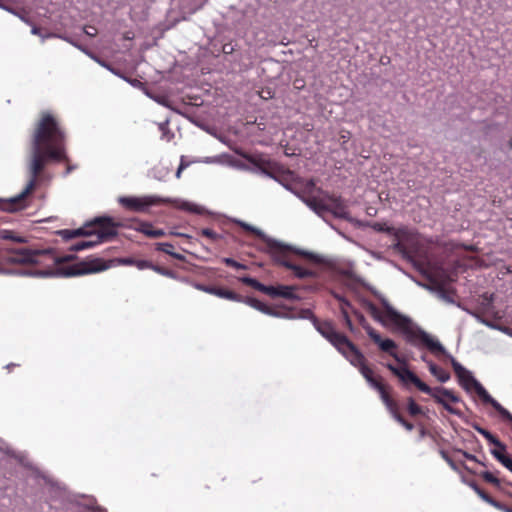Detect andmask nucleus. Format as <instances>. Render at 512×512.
Wrapping results in <instances>:
<instances>
[{
    "instance_id": "obj_1",
    "label": "nucleus",
    "mask_w": 512,
    "mask_h": 512,
    "mask_svg": "<svg viewBox=\"0 0 512 512\" xmlns=\"http://www.w3.org/2000/svg\"><path fill=\"white\" fill-rule=\"evenodd\" d=\"M65 134L51 114H44L33 134L27 169L29 181L16 196L0 198V209L15 212L27 207L25 200L36 187L37 179L49 160H67L65 151Z\"/></svg>"
},
{
    "instance_id": "obj_2",
    "label": "nucleus",
    "mask_w": 512,
    "mask_h": 512,
    "mask_svg": "<svg viewBox=\"0 0 512 512\" xmlns=\"http://www.w3.org/2000/svg\"><path fill=\"white\" fill-rule=\"evenodd\" d=\"M374 295L383 307L382 312L373 303H366V308L374 320L385 328L401 332L405 340L414 346L421 342L432 350H443L437 339L414 324L411 318L397 311L381 293L374 291Z\"/></svg>"
},
{
    "instance_id": "obj_3",
    "label": "nucleus",
    "mask_w": 512,
    "mask_h": 512,
    "mask_svg": "<svg viewBox=\"0 0 512 512\" xmlns=\"http://www.w3.org/2000/svg\"><path fill=\"white\" fill-rule=\"evenodd\" d=\"M119 202L134 211H144L149 206L157 204V203H170L173 204L180 210L187 211L194 214H203L206 212V209L203 206L195 204L193 202H189L186 200H182L179 198H161L158 196H146V197H120Z\"/></svg>"
},
{
    "instance_id": "obj_4",
    "label": "nucleus",
    "mask_w": 512,
    "mask_h": 512,
    "mask_svg": "<svg viewBox=\"0 0 512 512\" xmlns=\"http://www.w3.org/2000/svg\"><path fill=\"white\" fill-rule=\"evenodd\" d=\"M111 265L102 262L100 259H93L89 262H83L79 265L70 266L67 268H56L55 270H37L33 271V277L47 278L52 276L58 277H73L88 273H95L104 271L110 268Z\"/></svg>"
},
{
    "instance_id": "obj_5",
    "label": "nucleus",
    "mask_w": 512,
    "mask_h": 512,
    "mask_svg": "<svg viewBox=\"0 0 512 512\" xmlns=\"http://www.w3.org/2000/svg\"><path fill=\"white\" fill-rule=\"evenodd\" d=\"M93 224L96 226L95 236H93L95 239L79 241L70 246V251L78 252L93 248L112 239L117 234L115 225L110 218H96Z\"/></svg>"
},
{
    "instance_id": "obj_6",
    "label": "nucleus",
    "mask_w": 512,
    "mask_h": 512,
    "mask_svg": "<svg viewBox=\"0 0 512 512\" xmlns=\"http://www.w3.org/2000/svg\"><path fill=\"white\" fill-rule=\"evenodd\" d=\"M314 327L316 330L326 338L344 357L351 351L354 353V360L356 357L359 358V354L355 352V345L348 340L346 336L337 332L331 323L324 322L319 323L317 319H314Z\"/></svg>"
},
{
    "instance_id": "obj_7",
    "label": "nucleus",
    "mask_w": 512,
    "mask_h": 512,
    "mask_svg": "<svg viewBox=\"0 0 512 512\" xmlns=\"http://www.w3.org/2000/svg\"><path fill=\"white\" fill-rule=\"evenodd\" d=\"M273 242L275 244L265 243L267 245L266 251L271 255V257L273 258V260L275 262L279 263L282 266H284L285 262H291L290 260L287 259L286 252L288 250H291L294 253L304 256V257H306L310 260H313L317 263L324 262V258L321 255H318V254H315V253H312L309 251L300 250V249H293L292 247H290L276 239H273Z\"/></svg>"
},
{
    "instance_id": "obj_8",
    "label": "nucleus",
    "mask_w": 512,
    "mask_h": 512,
    "mask_svg": "<svg viewBox=\"0 0 512 512\" xmlns=\"http://www.w3.org/2000/svg\"><path fill=\"white\" fill-rule=\"evenodd\" d=\"M403 367L398 368L392 364H387L386 367L399 378L403 385L414 384L420 391L428 394L432 393V388L422 382L412 371L407 368V363L402 364Z\"/></svg>"
},
{
    "instance_id": "obj_9",
    "label": "nucleus",
    "mask_w": 512,
    "mask_h": 512,
    "mask_svg": "<svg viewBox=\"0 0 512 512\" xmlns=\"http://www.w3.org/2000/svg\"><path fill=\"white\" fill-rule=\"evenodd\" d=\"M50 250H33L27 248H21L17 250H11V255L5 258V261L9 264H36L38 263V257L40 255L50 253Z\"/></svg>"
},
{
    "instance_id": "obj_10",
    "label": "nucleus",
    "mask_w": 512,
    "mask_h": 512,
    "mask_svg": "<svg viewBox=\"0 0 512 512\" xmlns=\"http://www.w3.org/2000/svg\"><path fill=\"white\" fill-rule=\"evenodd\" d=\"M370 339L378 345L383 352L390 354L398 363L406 364L407 359L396 353L397 344L392 339H383L377 331H370Z\"/></svg>"
},
{
    "instance_id": "obj_11",
    "label": "nucleus",
    "mask_w": 512,
    "mask_h": 512,
    "mask_svg": "<svg viewBox=\"0 0 512 512\" xmlns=\"http://www.w3.org/2000/svg\"><path fill=\"white\" fill-rule=\"evenodd\" d=\"M428 394L431 395L437 403L441 404L444 407V409L447 410L449 413L454 415L460 414L457 409L450 406L445 400V398H447L454 403L459 401V398L456 395H454L452 391L444 387H436L434 389L432 388V393Z\"/></svg>"
},
{
    "instance_id": "obj_12",
    "label": "nucleus",
    "mask_w": 512,
    "mask_h": 512,
    "mask_svg": "<svg viewBox=\"0 0 512 512\" xmlns=\"http://www.w3.org/2000/svg\"><path fill=\"white\" fill-rule=\"evenodd\" d=\"M355 352L359 354V358L355 356L354 361V353L351 351L348 355L345 356V358L355 367L359 368L360 373L362 376L366 379L367 382H369L373 377L372 370L365 365V358L364 355L360 352V350L355 347Z\"/></svg>"
},
{
    "instance_id": "obj_13",
    "label": "nucleus",
    "mask_w": 512,
    "mask_h": 512,
    "mask_svg": "<svg viewBox=\"0 0 512 512\" xmlns=\"http://www.w3.org/2000/svg\"><path fill=\"white\" fill-rule=\"evenodd\" d=\"M265 294L271 297H282L285 299H295L296 295L294 293V287L279 285L275 286H266Z\"/></svg>"
},
{
    "instance_id": "obj_14",
    "label": "nucleus",
    "mask_w": 512,
    "mask_h": 512,
    "mask_svg": "<svg viewBox=\"0 0 512 512\" xmlns=\"http://www.w3.org/2000/svg\"><path fill=\"white\" fill-rule=\"evenodd\" d=\"M301 200L316 214L319 216H324V214L328 211V205L325 204L322 200L317 199L315 197H301Z\"/></svg>"
},
{
    "instance_id": "obj_15",
    "label": "nucleus",
    "mask_w": 512,
    "mask_h": 512,
    "mask_svg": "<svg viewBox=\"0 0 512 512\" xmlns=\"http://www.w3.org/2000/svg\"><path fill=\"white\" fill-rule=\"evenodd\" d=\"M441 347L443 348V350H432L430 347H427L432 353L436 354V355H439V354H442L444 355L447 359H449V361L451 362V365L455 371V374L457 375V377L459 375H462L463 373H465V371L467 370L465 367H463L458 361H456V359L451 355L449 354L445 347L441 344Z\"/></svg>"
},
{
    "instance_id": "obj_16",
    "label": "nucleus",
    "mask_w": 512,
    "mask_h": 512,
    "mask_svg": "<svg viewBox=\"0 0 512 512\" xmlns=\"http://www.w3.org/2000/svg\"><path fill=\"white\" fill-rule=\"evenodd\" d=\"M331 212L335 217L341 218V219H348V211L346 209V206L344 203L338 199H334L329 205H328V211Z\"/></svg>"
},
{
    "instance_id": "obj_17",
    "label": "nucleus",
    "mask_w": 512,
    "mask_h": 512,
    "mask_svg": "<svg viewBox=\"0 0 512 512\" xmlns=\"http://www.w3.org/2000/svg\"><path fill=\"white\" fill-rule=\"evenodd\" d=\"M284 267L293 271L294 275L299 279L315 277V272L305 269L292 262H285Z\"/></svg>"
},
{
    "instance_id": "obj_18",
    "label": "nucleus",
    "mask_w": 512,
    "mask_h": 512,
    "mask_svg": "<svg viewBox=\"0 0 512 512\" xmlns=\"http://www.w3.org/2000/svg\"><path fill=\"white\" fill-rule=\"evenodd\" d=\"M368 383L372 388L376 389L380 393L381 399L384 402V404L386 405L387 409L392 410L393 409V401L387 395V393L384 389V386L374 378H372Z\"/></svg>"
},
{
    "instance_id": "obj_19",
    "label": "nucleus",
    "mask_w": 512,
    "mask_h": 512,
    "mask_svg": "<svg viewBox=\"0 0 512 512\" xmlns=\"http://www.w3.org/2000/svg\"><path fill=\"white\" fill-rule=\"evenodd\" d=\"M473 428L480 433L490 444L499 447L502 450L506 449V445L503 444L498 438H496L491 432L482 428L479 425H473Z\"/></svg>"
},
{
    "instance_id": "obj_20",
    "label": "nucleus",
    "mask_w": 512,
    "mask_h": 512,
    "mask_svg": "<svg viewBox=\"0 0 512 512\" xmlns=\"http://www.w3.org/2000/svg\"><path fill=\"white\" fill-rule=\"evenodd\" d=\"M204 291L212 293L220 298L232 300V301H241V297L235 294L232 291L219 289V288H202Z\"/></svg>"
},
{
    "instance_id": "obj_21",
    "label": "nucleus",
    "mask_w": 512,
    "mask_h": 512,
    "mask_svg": "<svg viewBox=\"0 0 512 512\" xmlns=\"http://www.w3.org/2000/svg\"><path fill=\"white\" fill-rule=\"evenodd\" d=\"M428 368L430 373L441 383H446L450 379V374L442 368L438 367L433 362H428Z\"/></svg>"
},
{
    "instance_id": "obj_22",
    "label": "nucleus",
    "mask_w": 512,
    "mask_h": 512,
    "mask_svg": "<svg viewBox=\"0 0 512 512\" xmlns=\"http://www.w3.org/2000/svg\"><path fill=\"white\" fill-rule=\"evenodd\" d=\"M237 223L242 227L244 228L245 230L247 231H250L252 233H254L256 236H258L260 239H262L265 243H272V244H275L273 242V238L267 236L262 230L248 224V223H245L243 221H237Z\"/></svg>"
},
{
    "instance_id": "obj_23",
    "label": "nucleus",
    "mask_w": 512,
    "mask_h": 512,
    "mask_svg": "<svg viewBox=\"0 0 512 512\" xmlns=\"http://www.w3.org/2000/svg\"><path fill=\"white\" fill-rule=\"evenodd\" d=\"M237 223L242 227L244 228L245 230L247 231H250L252 233H254L256 236H258L260 239H262L265 243H272V244H275L273 242V238L267 236L262 230L248 224V223H245L243 221H237Z\"/></svg>"
},
{
    "instance_id": "obj_24",
    "label": "nucleus",
    "mask_w": 512,
    "mask_h": 512,
    "mask_svg": "<svg viewBox=\"0 0 512 512\" xmlns=\"http://www.w3.org/2000/svg\"><path fill=\"white\" fill-rule=\"evenodd\" d=\"M140 231L148 237L159 238L165 235L164 230L154 229L150 224H143Z\"/></svg>"
},
{
    "instance_id": "obj_25",
    "label": "nucleus",
    "mask_w": 512,
    "mask_h": 512,
    "mask_svg": "<svg viewBox=\"0 0 512 512\" xmlns=\"http://www.w3.org/2000/svg\"><path fill=\"white\" fill-rule=\"evenodd\" d=\"M240 281L246 285H249L251 287H253L254 289L258 290V291H261L264 293V291L266 290V285L260 283L259 281H257L256 279L254 278H251L249 276H243L240 278Z\"/></svg>"
},
{
    "instance_id": "obj_26",
    "label": "nucleus",
    "mask_w": 512,
    "mask_h": 512,
    "mask_svg": "<svg viewBox=\"0 0 512 512\" xmlns=\"http://www.w3.org/2000/svg\"><path fill=\"white\" fill-rule=\"evenodd\" d=\"M0 238L4 240H11L17 243H25L26 240L24 237L16 236L14 233L10 230H1L0 231Z\"/></svg>"
},
{
    "instance_id": "obj_27",
    "label": "nucleus",
    "mask_w": 512,
    "mask_h": 512,
    "mask_svg": "<svg viewBox=\"0 0 512 512\" xmlns=\"http://www.w3.org/2000/svg\"><path fill=\"white\" fill-rule=\"evenodd\" d=\"M471 315L473 317L476 318V320L482 324H484L485 326L491 328V329H496V330H500V331H504V332H507L508 329L507 328H502L500 327L499 325L497 324H494L493 322L489 321V320H486L485 318L481 317L479 314L477 313H474V312H471Z\"/></svg>"
},
{
    "instance_id": "obj_28",
    "label": "nucleus",
    "mask_w": 512,
    "mask_h": 512,
    "mask_svg": "<svg viewBox=\"0 0 512 512\" xmlns=\"http://www.w3.org/2000/svg\"><path fill=\"white\" fill-rule=\"evenodd\" d=\"M389 411H390V413L393 415L394 419H395L398 423H400L401 425H403V426H404L408 431H411V430L414 428L413 424H411V423H409V422L405 421V420L403 419V417H402V416L397 412V410H396V405H395V403H394V402H393V409H392V410H389Z\"/></svg>"
},
{
    "instance_id": "obj_29",
    "label": "nucleus",
    "mask_w": 512,
    "mask_h": 512,
    "mask_svg": "<svg viewBox=\"0 0 512 512\" xmlns=\"http://www.w3.org/2000/svg\"><path fill=\"white\" fill-rule=\"evenodd\" d=\"M245 303L249 306H251L252 308L262 312L265 314V311L267 310L268 306L262 302H260L259 300L257 299H254V298H247L245 300Z\"/></svg>"
},
{
    "instance_id": "obj_30",
    "label": "nucleus",
    "mask_w": 512,
    "mask_h": 512,
    "mask_svg": "<svg viewBox=\"0 0 512 512\" xmlns=\"http://www.w3.org/2000/svg\"><path fill=\"white\" fill-rule=\"evenodd\" d=\"M372 228L378 232H385L391 235H397L396 230L393 227H390L384 223H374Z\"/></svg>"
},
{
    "instance_id": "obj_31",
    "label": "nucleus",
    "mask_w": 512,
    "mask_h": 512,
    "mask_svg": "<svg viewBox=\"0 0 512 512\" xmlns=\"http://www.w3.org/2000/svg\"><path fill=\"white\" fill-rule=\"evenodd\" d=\"M408 412L412 416H417L422 413V408L416 404L413 398L408 399V406H407Z\"/></svg>"
},
{
    "instance_id": "obj_32",
    "label": "nucleus",
    "mask_w": 512,
    "mask_h": 512,
    "mask_svg": "<svg viewBox=\"0 0 512 512\" xmlns=\"http://www.w3.org/2000/svg\"><path fill=\"white\" fill-rule=\"evenodd\" d=\"M355 315L360 323V325L365 329V331L367 332L368 336L370 337V331H376L375 329H373L367 322L366 318L364 317L363 314H360L358 312H355Z\"/></svg>"
},
{
    "instance_id": "obj_33",
    "label": "nucleus",
    "mask_w": 512,
    "mask_h": 512,
    "mask_svg": "<svg viewBox=\"0 0 512 512\" xmlns=\"http://www.w3.org/2000/svg\"><path fill=\"white\" fill-rule=\"evenodd\" d=\"M95 232H96V228L94 230H88L87 228L83 227V228H78V229L72 230L71 233H74L75 237H79V236L93 237V236H95Z\"/></svg>"
},
{
    "instance_id": "obj_34",
    "label": "nucleus",
    "mask_w": 512,
    "mask_h": 512,
    "mask_svg": "<svg viewBox=\"0 0 512 512\" xmlns=\"http://www.w3.org/2000/svg\"><path fill=\"white\" fill-rule=\"evenodd\" d=\"M341 314H342V317H343V320L347 326V328L351 331V332H354V326L352 324V321L349 317V314L346 310V308L344 306H341Z\"/></svg>"
},
{
    "instance_id": "obj_35",
    "label": "nucleus",
    "mask_w": 512,
    "mask_h": 512,
    "mask_svg": "<svg viewBox=\"0 0 512 512\" xmlns=\"http://www.w3.org/2000/svg\"><path fill=\"white\" fill-rule=\"evenodd\" d=\"M265 314L269 315V316L277 317V318H289V319L295 318L294 316H290L288 314L281 313V312L276 311L270 307L267 308V310L265 311Z\"/></svg>"
},
{
    "instance_id": "obj_36",
    "label": "nucleus",
    "mask_w": 512,
    "mask_h": 512,
    "mask_svg": "<svg viewBox=\"0 0 512 512\" xmlns=\"http://www.w3.org/2000/svg\"><path fill=\"white\" fill-rule=\"evenodd\" d=\"M222 261H223L226 265L231 266V267H233V268H235V269H243V270H244V269H247V266H246V265L241 264V263H239V262L235 261V260H234V259H232V258H223V260H222Z\"/></svg>"
},
{
    "instance_id": "obj_37",
    "label": "nucleus",
    "mask_w": 512,
    "mask_h": 512,
    "mask_svg": "<svg viewBox=\"0 0 512 512\" xmlns=\"http://www.w3.org/2000/svg\"><path fill=\"white\" fill-rule=\"evenodd\" d=\"M482 477L485 481L491 483V484H494V485H499L500 481L498 478H496L491 472L489 471H485L483 472L482 474Z\"/></svg>"
},
{
    "instance_id": "obj_38",
    "label": "nucleus",
    "mask_w": 512,
    "mask_h": 512,
    "mask_svg": "<svg viewBox=\"0 0 512 512\" xmlns=\"http://www.w3.org/2000/svg\"><path fill=\"white\" fill-rule=\"evenodd\" d=\"M173 245L171 243H158L156 249L171 256L173 252Z\"/></svg>"
},
{
    "instance_id": "obj_39",
    "label": "nucleus",
    "mask_w": 512,
    "mask_h": 512,
    "mask_svg": "<svg viewBox=\"0 0 512 512\" xmlns=\"http://www.w3.org/2000/svg\"><path fill=\"white\" fill-rule=\"evenodd\" d=\"M468 485L479 495V497L486 502L490 496L482 491L475 482H469Z\"/></svg>"
},
{
    "instance_id": "obj_40",
    "label": "nucleus",
    "mask_w": 512,
    "mask_h": 512,
    "mask_svg": "<svg viewBox=\"0 0 512 512\" xmlns=\"http://www.w3.org/2000/svg\"><path fill=\"white\" fill-rule=\"evenodd\" d=\"M134 265L139 269V270H144V269H147V268H150V269H153V264L146 261V260H135V263Z\"/></svg>"
},
{
    "instance_id": "obj_41",
    "label": "nucleus",
    "mask_w": 512,
    "mask_h": 512,
    "mask_svg": "<svg viewBox=\"0 0 512 512\" xmlns=\"http://www.w3.org/2000/svg\"><path fill=\"white\" fill-rule=\"evenodd\" d=\"M75 259H76V256L74 254H67L64 256L56 257L55 262H56V264H62L65 262L74 261Z\"/></svg>"
},
{
    "instance_id": "obj_42",
    "label": "nucleus",
    "mask_w": 512,
    "mask_h": 512,
    "mask_svg": "<svg viewBox=\"0 0 512 512\" xmlns=\"http://www.w3.org/2000/svg\"><path fill=\"white\" fill-rule=\"evenodd\" d=\"M498 461L506 467L510 472H512V459L505 455L504 457H498Z\"/></svg>"
},
{
    "instance_id": "obj_43",
    "label": "nucleus",
    "mask_w": 512,
    "mask_h": 512,
    "mask_svg": "<svg viewBox=\"0 0 512 512\" xmlns=\"http://www.w3.org/2000/svg\"><path fill=\"white\" fill-rule=\"evenodd\" d=\"M169 121L166 120L164 122H161L158 124L159 130L162 132V137H166L167 135L173 136V134L170 133V130L168 128Z\"/></svg>"
},
{
    "instance_id": "obj_44",
    "label": "nucleus",
    "mask_w": 512,
    "mask_h": 512,
    "mask_svg": "<svg viewBox=\"0 0 512 512\" xmlns=\"http://www.w3.org/2000/svg\"><path fill=\"white\" fill-rule=\"evenodd\" d=\"M202 235L216 241L220 238V236L214 232L213 230L209 229V228H204L202 231H201Z\"/></svg>"
},
{
    "instance_id": "obj_45",
    "label": "nucleus",
    "mask_w": 512,
    "mask_h": 512,
    "mask_svg": "<svg viewBox=\"0 0 512 512\" xmlns=\"http://www.w3.org/2000/svg\"><path fill=\"white\" fill-rule=\"evenodd\" d=\"M123 79L126 80L130 85H132L135 88L143 90L145 87L144 83L138 79H129L126 77H123Z\"/></svg>"
},
{
    "instance_id": "obj_46",
    "label": "nucleus",
    "mask_w": 512,
    "mask_h": 512,
    "mask_svg": "<svg viewBox=\"0 0 512 512\" xmlns=\"http://www.w3.org/2000/svg\"><path fill=\"white\" fill-rule=\"evenodd\" d=\"M58 37L64 39L67 42H69L70 44H72L73 46H75L76 48H78L79 50L84 52L85 54H87L89 57H92V54L86 48L82 47L81 45H78L77 43L73 42L72 40H70L67 37H62L60 35Z\"/></svg>"
},
{
    "instance_id": "obj_47",
    "label": "nucleus",
    "mask_w": 512,
    "mask_h": 512,
    "mask_svg": "<svg viewBox=\"0 0 512 512\" xmlns=\"http://www.w3.org/2000/svg\"><path fill=\"white\" fill-rule=\"evenodd\" d=\"M438 295H439V297H440L442 300H444L445 302L450 303V304H453V303H454V300H453L452 296H451L449 293H447L446 291H444V290H440V291L438 292Z\"/></svg>"
},
{
    "instance_id": "obj_48",
    "label": "nucleus",
    "mask_w": 512,
    "mask_h": 512,
    "mask_svg": "<svg viewBox=\"0 0 512 512\" xmlns=\"http://www.w3.org/2000/svg\"><path fill=\"white\" fill-rule=\"evenodd\" d=\"M153 270L161 275L167 276V277H174V274L172 271L161 268L159 266H153Z\"/></svg>"
},
{
    "instance_id": "obj_49",
    "label": "nucleus",
    "mask_w": 512,
    "mask_h": 512,
    "mask_svg": "<svg viewBox=\"0 0 512 512\" xmlns=\"http://www.w3.org/2000/svg\"><path fill=\"white\" fill-rule=\"evenodd\" d=\"M31 33L33 35H38L42 38V40L46 39V38H49V37H57L58 35L56 34H48V35H42L41 32H40V29L36 26H33L32 29H31Z\"/></svg>"
},
{
    "instance_id": "obj_50",
    "label": "nucleus",
    "mask_w": 512,
    "mask_h": 512,
    "mask_svg": "<svg viewBox=\"0 0 512 512\" xmlns=\"http://www.w3.org/2000/svg\"><path fill=\"white\" fill-rule=\"evenodd\" d=\"M189 165V163H186L184 161V157H181L180 165L176 171V178H180L182 171Z\"/></svg>"
},
{
    "instance_id": "obj_51",
    "label": "nucleus",
    "mask_w": 512,
    "mask_h": 512,
    "mask_svg": "<svg viewBox=\"0 0 512 512\" xmlns=\"http://www.w3.org/2000/svg\"><path fill=\"white\" fill-rule=\"evenodd\" d=\"M92 59H94L96 62H98L101 66L107 68L108 70H110L112 73H114L115 75H119L118 72H116L112 67H110L107 63H105L104 61L98 59L96 56L92 55L91 57Z\"/></svg>"
},
{
    "instance_id": "obj_52",
    "label": "nucleus",
    "mask_w": 512,
    "mask_h": 512,
    "mask_svg": "<svg viewBox=\"0 0 512 512\" xmlns=\"http://www.w3.org/2000/svg\"><path fill=\"white\" fill-rule=\"evenodd\" d=\"M505 450L500 449L499 447H496L491 450V454L498 460V457H504L505 456Z\"/></svg>"
},
{
    "instance_id": "obj_53",
    "label": "nucleus",
    "mask_w": 512,
    "mask_h": 512,
    "mask_svg": "<svg viewBox=\"0 0 512 512\" xmlns=\"http://www.w3.org/2000/svg\"><path fill=\"white\" fill-rule=\"evenodd\" d=\"M154 101L157 102L158 104L162 105V106L169 107V101L164 96H157L156 95L155 98H154Z\"/></svg>"
},
{
    "instance_id": "obj_54",
    "label": "nucleus",
    "mask_w": 512,
    "mask_h": 512,
    "mask_svg": "<svg viewBox=\"0 0 512 512\" xmlns=\"http://www.w3.org/2000/svg\"><path fill=\"white\" fill-rule=\"evenodd\" d=\"M72 230H68V229H65V230H61L59 232V234L66 240H70L72 238H75V235L74 233H71Z\"/></svg>"
},
{
    "instance_id": "obj_55",
    "label": "nucleus",
    "mask_w": 512,
    "mask_h": 512,
    "mask_svg": "<svg viewBox=\"0 0 512 512\" xmlns=\"http://www.w3.org/2000/svg\"><path fill=\"white\" fill-rule=\"evenodd\" d=\"M117 262L121 265L131 266L134 265L135 260L133 258H120L117 259Z\"/></svg>"
},
{
    "instance_id": "obj_56",
    "label": "nucleus",
    "mask_w": 512,
    "mask_h": 512,
    "mask_svg": "<svg viewBox=\"0 0 512 512\" xmlns=\"http://www.w3.org/2000/svg\"><path fill=\"white\" fill-rule=\"evenodd\" d=\"M300 318H304V319H311L313 322H314V319H316L314 317V315L311 313L310 310H303L301 312V315L299 316Z\"/></svg>"
},
{
    "instance_id": "obj_57",
    "label": "nucleus",
    "mask_w": 512,
    "mask_h": 512,
    "mask_svg": "<svg viewBox=\"0 0 512 512\" xmlns=\"http://www.w3.org/2000/svg\"><path fill=\"white\" fill-rule=\"evenodd\" d=\"M279 183L285 188L287 189L288 191L292 192L293 194H295L298 198L301 199L302 195L300 193H298L297 191H295L292 186L290 184H287V183H283L281 181H279Z\"/></svg>"
},
{
    "instance_id": "obj_58",
    "label": "nucleus",
    "mask_w": 512,
    "mask_h": 512,
    "mask_svg": "<svg viewBox=\"0 0 512 512\" xmlns=\"http://www.w3.org/2000/svg\"><path fill=\"white\" fill-rule=\"evenodd\" d=\"M486 502L490 505H492L493 507L497 508V509H500L502 510L503 508V505L500 504L499 502H497L496 500L492 499L491 497L487 498L486 499Z\"/></svg>"
},
{
    "instance_id": "obj_59",
    "label": "nucleus",
    "mask_w": 512,
    "mask_h": 512,
    "mask_svg": "<svg viewBox=\"0 0 512 512\" xmlns=\"http://www.w3.org/2000/svg\"><path fill=\"white\" fill-rule=\"evenodd\" d=\"M334 297L341 303V306H344L345 308L350 306V303L339 294H334Z\"/></svg>"
},
{
    "instance_id": "obj_60",
    "label": "nucleus",
    "mask_w": 512,
    "mask_h": 512,
    "mask_svg": "<svg viewBox=\"0 0 512 512\" xmlns=\"http://www.w3.org/2000/svg\"><path fill=\"white\" fill-rule=\"evenodd\" d=\"M9 271H10L9 274H16V275H21V276H32L33 277V271H27V270L17 271V272H14V271H11V270H9Z\"/></svg>"
},
{
    "instance_id": "obj_61",
    "label": "nucleus",
    "mask_w": 512,
    "mask_h": 512,
    "mask_svg": "<svg viewBox=\"0 0 512 512\" xmlns=\"http://www.w3.org/2000/svg\"><path fill=\"white\" fill-rule=\"evenodd\" d=\"M85 34L90 36V37H94L96 34H97V29L95 27H87L85 30H84Z\"/></svg>"
},
{
    "instance_id": "obj_62",
    "label": "nucleus",
    "mask_w": 512,
    "mask_h": 512,
    "mask_svg": "<svg viewBox=\"0 0 512 512\" xmlns=\"http://www.w3.org/2000/svg\"><path fill=\"white\" fill-rule=\"evenodd\" d=\"M143 93L149 97L150 99L154 100L155 96L154 94H152L146 87H144V89L142 90Z\"/></svg>"
},
{
    "instance_id": "obj_63",
    "label": "nucleus",
    "mask_w": 512,
    "mask_h": 512,
    "mask_svg": "<svg viewBox=\"0 0 512 512\" xmlns=\"http://www.w3.org/2000/svg\"><path fill=\"white\" fill-rule=\"evenodd\" d=\"M463 455H464V457H465V458H467V459H469V460H472V461H478V460H477V458H476V456H474V455H472V454H469V453H467V452H464V453H463Z\"/></svg>"
},
{
    "instance_id": "obj_64",
    "label": "nucleus",
    "mask_w": 512,
    "mask_h": 512,
    "mask_svg": "<svg viewBox=\"0 0 512 512\" xmlns=\"http://www.w3.org/2000/svg\"><path fill=\"white\" fill-rule=\"evenodd\" d=\"M171 256L174 257L175 259H178V260H184L185 259V257L182 254L175 253L174 251L172 252Z\"/></svg>"
}]
</instances>
